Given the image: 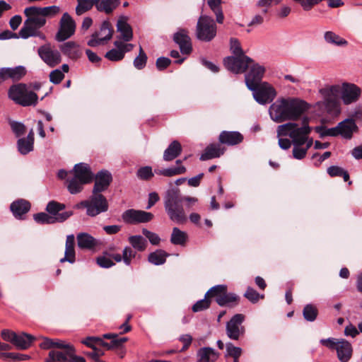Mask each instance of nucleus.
Here are the masks:
<instances>
[{"instance_id":"nucleus-1","label":"nucleus","mask_w":362,"mask_h":362,"mask_svg":"<svg viewBox=\"0 0 362 362\" xmlns=\"http://www.w3.org/2000/svg\"><path fill=\"white\" fill-rule=\"evenodd\" d=\"M308 108V104L304 100L281 98L270 105L269 112L273 121L281 123L297 120Z\"/></svg>"},{"instance_id":"nucleus-2","label":"nucleus","mask_w":362,"mask_h":362,"mask_svg":"<svg viewBox=\"0 0 362 362\" xmlns=\"http://www.w3.org/2000/svg\"><path fill=\"white\" fill-rule=\"evenodd\" d=\"M197 202V198L182 197L179 190L174 189L167 190L163 198L164 209L168 218L178 225L185 224L188 220L184 203H186V208L189 209Z\"/></svg>"},{"instance_id":"nucleus-3","label":"nucleus","mask_w":362,"mask_h":362,"mask_svg":"<svg viewBox=\"0 0 362 362\" xmlns=\"http://www.w3.org/2000/svg\"><path fill=\"white\" fill-rule=\"evenodd\" d=\"M309 119L304 117L302 126L295 122H287L279 125L277 128V136H288L293 146H302L308 140V136L311 132V127L308 124Z\"/></svg>"},{"instance_id":"nucleus-4","label":"nucleus","mask_w":362,"mask_h":362,"mask_svg":"<svg viewBox=\"0 0 362 362\" xmlns=\"http://www.w3.org/2000/svg\"><path fill=\"white\" fill-rule=\"evenodd\" d=\"M8 95L16 104L23 107L35 106L38 102L37 95L28 90V86L23 83L12 85L8 89Z\"/></svg>"},{"instance_id":"nucleus-5","label":"nucleus","mask_w":362,"mask_h":362,"mask_svg":"<svg viewBox=\"0 0 362 362\" xmlns=\"http://www.w3.org/2000/svg\"><path fill=\"white\" fill-rule=\"evenodd\" d=\"M206 296H212L216 303L221 307L233 308L239 304L240 296L235 293L228 292L225 284H218L211 287L207 292Z\"/></svg>"},{"instance_id":"nucleus-6","label":"nucleus","mask_w":362,"mask_h":362,"mask_svg":"<svg viewBox=\"0 0 362 362\" xmlns=\"http://www.w3.org/2000/svg\"><path fill=\"white\" fill-rule=\"evenodd\" d=\"M217 27L214 19L208 16H201L198 19L196 36L203 42H210L216 35Z\"/></svg>"},{"instance_id":"nucleus-7","label":"nucleus","mask_w":362,"mask_h":362,"mask_svg":"<svg viewBox=\"0 0 362 362\" xmlns=\"http://www.w3.org/2000/svg\"><path fill=\"white\" fill-rule=\"evenodd\" d=\"M320 93L323 96V105L328 113H336L339 110L338 94L339 93V86H331L327 88H321Z\"/></svg>"},{"instance_id":"nucleus-8","label":"nucleus","mask_w":362,"mask_h":362,"mask_svg":"<svg viewBox=\"0 0 362 362\" xmlns=\"http://www.w3.org/2000/svg\"><path fill=\"white\" fill-rule=\"evenodd\" d=\"M253 62V59L245 54L243 56H229L223 59L226 68L234 74L245 72L249 66Z\"/></svg>"},{"instance_id":"nucleus-9","label":"nucleus","mask_w":362,"mask_h":362,"mask_svg":"<svg viewBox=\"0 0 362 362\" xmlns=\"http://www.w3.org/2000/svg\"><path fill=\"white\" fill-rule=\"evenodd\" d=\"M76 31V23L73 18L68 13H64L59 21V28L55 35V40L57 42H64L70 38Z\"/></svg>"},{"instance_id":"nucleus-10","label":"nucleus","mask_w":362,"mask_h":362,"mask_svg":"<svg viewBox=\"0 0 362 362\" xmlns=\"http://www.w3.org/2000/svg\"><path fill=\"white\" fill-rule=\"evenodd\" d=\"M113 33L114 30L110 21L108 20L104 21L100 25V30L95 31L91 35L87 45L92 47H97L103 42L110 40Z\"/></svg>"},{"instance_id":"nucleus-11","label":"nucleus","mask_w":362,"mask_h":362,"mask_svg":"<svg viewBox=\"0 0 362 362\" xmlns=\"http://www.w3.org/2000/svg\"><path fill=\"white\" fill-rule=\"evenodd\" d=\"M250 90L253 92L255 100L261 105L271 103L276 95L275 89L267 82L255 86V89Z\"/></svg>"},{"instance_id":"nucleus-12","label":"nucleus","mask_w":362,"mask_h":362,"mask_svg":"<svg viewBox=\"0 0 362 362\" xmlns=\"http://www.w3.org/2000/svg\"><path fill=\"white\" fill-rule=\"evenodd\" d=\"M66 205L57 201L52 200L48 202L46 211L52 218L54 223H62L73 215L72 211H64Z\"/></svg>"},{"instance_id":"nucleus-13","label":"nucleus","mask_w":362,"mask_h":362,"mask_svg":"<svg viewBox=\"0 0 362 362\" xmlns=\"http://www.w3.org/2000/svg\"><path fill=\"white\" fill-rule=\"evenodd\" d=\"M245 316L243 314H235L226 323V332L228 338L238 340L245 333V328L242 326Z\"/></svg>"},{"instance_id":"nucleus-14","label":"nucleus","mask_w":362,"mask_h":362,"mask_svg":"<svg viewBox=\"0 0 362 362\" xmlns=\"http://www.w3.org/2000/svg\"><path fill=\"white\" fill-rule=\"evenodd\" d=\"M89 206L86 214L94 217L97 215L106 212L109 205L107 199L102 194H93L89 197Z\"/></svg>"},{"instance_id":"nucleus-15","label":"nucleus","mask_w":362,"mask_h":362,"mask_svg":"<svg viewBox=\"0 0 362 362\" xmlns=\"http://www.w3.org/2000/svg\"><path fill=\"white\" fill-rule=\"evenodd\" d=\"M153 217V214L151 212L135 209H127L122 215L123 221L128 224L148 223Z\"/></svg>"},{"instance_id":"nucleus-16","label":"nucleus","mask_w":362,"mask_h":362,"mask_svg":"<svg viewBox=\"0 0 362 362\" xmlns=\"http://www.w3.org/2000/svg\"><path fill=\"white\" fill-rule=\"evenodd\" d=\"M42 60L50 67H54L62 61L60 52L52 49L49 43L40 46L37 50Z\"/></svg>"},{"instance_id":"nucleus-17","label":"nucleus","mask_w":362,"mask_h":362,"mask_svg":"<svg viewBox=\"0 0 362 362\" xmlns=\"http://www.w3.org/2000/svg\"><path fill=\"white\" fill-rule=\"evenodd\" d=\"M265 68L257 63H253L249 71L245 74V83L248 89H255V86L262 84Z\"/></svg>"},{"instance_id":"nucleus-18","label":"nucleus","mask_w":362,"mask_h":362,"mask_svg":"<svg viewBox=\"0 0 362 362\" xmlns=\"http://www.w3.org/2000/svg\"><path fill=\"white\" fill-rule=\"evenodd\" d=\"M95 181L93 194H101L107 190L112 181V174L107 170H101L93 175Z\"/></svg>"},{"instance_id":"nucleus-19","label":"nucleus","mask_w":362,"mask_h":362,"mask_svg":"<svg viewBox=\"0 0 362 362\" xmlns=\"http://www.w3.org/2000/svg\"><path fill=\"white\" fill-rule=\"evenodd\" d=\"M61 350H51L46 362H70L73 345L64 341V346H58Z\"/></svg>"},{"instance_id":"nucleus-20","label":"nucleus","mask_w":362,"mask_h":362,"mask_svg":"<svg viewBox=\"0 0 362 362\" xmlns=\"http://www.w3.org/2000/svg\"><path fill=\"white\" fill-rule=\"evenodd\" d=\"M361 93L359 87L354 83L342 84L341 99L345 105H349L358 100Z\"/></svg>"},{"instance_id":"nucleus-21","label":"nucleus","mask_w":362,"mask_h":362,"mask_svg":"<svg viewBox=\"0 0 362 362\" xmlns=\"http://www.w3.org/2000/svg\"><path fill=\"white\" fill-rule=\"evenodd\" d=\"M173 40L179 45L182 54H189L192 52V42L187 30L180 29L174 34Z\"/></svg>"},{"instance_id":"nucleus-22","label":"nucleus","mask_w":362,"mask_h":362,"mask_svg":"<svg viewBox=\"0 0 362 362\" xmlns=\"http://www.w3.org/2000/svg\"><path fill=\"white\" fill-rule=\"evenodd\" d=\"M127 340V337H119L117 334L107 333L103 335L100 346L107 350L121 349Z\"/></svg>"},{"instance_id":"nucleus-23","label":"nucleus","mask_w":362,"mask_h":362,"mask_svg":"<svg viewBox=\"0 0 362 362\" xmlns=\"http://www.w3.org/2000/svg\"><path fill=\"white\" fill-rule=\"evenodd\" d=\"M77 246L81 250H93L102 244L101 241L95 238L88 233H79L76 236Z\"/></svg>"},{"instance_id":"nucleus-24","label":"nucleus","mask_w":362,"mask_h":362,"mask_svg":"<svg viewBox=\"0 0 362 362\" xmlns=\"http://www.w3.org/2000/svg\"><path fill=\"white\" fill-rule=\"evenodd\" d=\"M243 135L236 131H222L218 136V142L227 146H235L243 142Z\"/></svg>"},{"instance_id":"nucleus-25","label":"nucleus","mask_w":362,"mask_h":362,"mask_svg":"<svg viewBox=\"0 0 362 362\" xmlns=\"http://www.w3.org/2000/svg\"><path fill=\"white\" fill-rule=\"evenodd\" d=\"M74 177L82 183L88 184L93 180V174L90 166L84 163L76 164L74 168Z\"/></svg>"},{"instance_id":"nucleus-26","label":"nucleus","mask_w":362,"mask_h":362,"mask_svg":"<svg viewBox=\"0 0 362 362\" xmlns=\"http://www.w3.org/2000/svg\"><path fill=\"white\" fill-rule=\"evenodd\" d=\"M27 73L26 69L23 66H18L13 68L0 69V77L2 81L11 78L13 81L21 80Z\"/></svg>"},{"instance_id":"nucleus-27","label":"nucleus","mask_w":362,"mask_h":362,"mask_svg":"<svg viewBox=\"0 0 362 362\" xmlns=\"http://www.w3.org/2000/svg\"><path fill=\"white\" fill-rule=\"evenodd\" d=\"M226 148L221 146V144L214 143L207 146L200 156L201 160H207L219 158L225 153Z\"/></svg>"},{"instance_id":"nucleus-28","label":"nucleus","mask_w":362,"mask_h":362,"mask_svg":"<svg viewBox=\"0 0 362 362\" xmlns=\"http://www.w3.org/2000/svg\"><path fill=\"white\" fill-rule=\"evenodd\" d=\"M59 49L64 55L74 60L78 59L82 55L79 45L74 41H69L60 45Z\"/></svg>"},{"instance_id":"nucleus-29","label":"nucleus","mask_w":362,"mask_h":362,"mask_svg":"<svg viewBox=\"0 0 362 362\" xmlns=\"http://www.w3.org/2000/svg\"><path fill=\"white\" fill-rule=\"evenodd\" d=\"M338 124L339 135L346 139H351L354 132L358 130V127L353 119H345Z\"/></svg>"},{"instance_id":"nucleus-30","label":"nucleus","mask_w":362,"mask_h":362,"mask_svg":"<svg viewBox=\"0 0 362 362\" xmlns=\"http://www.w3.org/2000/svg\"><path fill=\"white\" fill-rule=\"evenodd\" d=\"M75 238L73 234L66 236L64 257L60 259V262H68L73 264L76 261Z\"/></svg>"},{"instance_id":"nucleus-31","label":"nucleus","mask_w":362,"mask_h":362,"mask_svg":"<svg viewBox=\"0 0 362 362\" xmlns=\"http://www.w3.org/2000/svg\"><path fill=\"white\" fill-rule=\"evenodd\" d=\"M219 357V353L211 347L200 348L197 353V362H216Z\"/></svg>"},{"instance_id":"nucleus-32","label":"nucleus","mask_w":362,"mask_h":362,"mask_svg":"<svg viewBox=\"0 0 362 362\" xmlns=\"http://www.w3.org/2000/svg\"><path fill=\"white\" fill-rule=\"evenodd\" d=\"M10 209L16 218L21 219L22 216L30 209V204L24 199H18L11 203Z\"/></svg>"},{"instance_id":"nucleus-33","label":"nucleus","mask_w":362,"mask_h":362,"mask_svg":"<svg viewBox=\"0 0 362 362\" xmlns=\"http://www.w3.org/2000/svg\"><path fill=\"white\" fill-rule=\"evenodd\" d=\"M336 351L341 362H348L351 358L353 351L351 344L344 339L339 340Z\"/></svg>"},{"instance_id":"nucleus-34","label":"nucleus","mask_w":362,"mask_h":362,"mask_svg":"<svg viewBox=\"0 0 362 362\" xmlns=\"http://www.w3.org/2000/svg\"><path fill=\"white\" fill-rule=\"evenodd\" d=\"M35 6L27 7L24 10V14L27 17L25 20L26 25L28 24H34L35 27L38 29H40L46 24V18H43L40 14H36L33 13L31 10L33 9Z\"/></svg>"},{"instance_id":"nucleus-35","label":"nucleus","mask_w":362,"mask_h":362,"mask_svg":"<svg viewBox=\"0 0 362 362\" xmlns=\"http://www.w3.org/2000/svg\"><path fill=\"white\" fill-rule=\"evenodd\" d=\"M35 339L36 338L32 334L25 332L16 333L13 345L19 350H26L31 346Z\"/></svg>"},{"instance_id":"nucleus-36","label":"nucleus","mask_w":362,"mask_h":362,"mask_svg":"<svg viewBox=\"0 0 362 362\" xmlns=\"http://www.w3.org/2000/svg\"><path fill=\"white\" fill-rule=\"evenodd\" d=\"M136 256V250H135L131 246H125L122 250V255L116 253L114 255V260L116 262H120L123 261L126 266H130L132 262V259Z\"/></svg>"},{"instance_id":"nucleus-37","label":"nucleus","mask_w":362,"mask_h":362,"mask_svg":"<svg viewBox=\"0 0 362 362\" xmlns=\"http://www.w3.org/2000/svg\"><path fill=\"white\" fill-rule=\"evenodd\" d=\"M182 151V148L180 143L175 140L172 141L165 150L163 153V160L165 161H171L178 157L181 154Z\"/></svg>"},{"instance_id":"nucleus-38","label":"nucleus","mask_w":362,"mask_h":362,"mask_svg":"<svg viewBox=\"0 0 362 362\" xmlns=\"http://www.w3.org/2000/svg\"><path fill=\"white\" fill-rule=\"evenodd\" d=\"M119 4L120 0H95V6L98 11L110 14Z\"/></svg>"},{"instance_id":"nucleus-39","label":"nucleus","mask_w":362,"mask_h":362,"mask_svg":"<svg viewBox=\"0 0 362 362\" xmlns=\"http://www.w3.org/2000/svg\"><path fill=\"white\" fill-rule=\"evenodd\" d=\"M116 253L110 252V251H103L101 255L96 257L97 264L104 269H109L115 265L114 262V255Z\"/></svg>"},{"instance_id":"nucleus-40","label":"nucleus","mask_w":362,"mask_h":362,"mask_svg":"<svg viewBox=\"0 0 362 362\" xmlns=\"http://www.w3.org/2000/svg\"><path fill=\"white\" fill-rule=\"evenodd\" d=\"M186 172V168L184 165H180L176 167H171L168 168H156L154 169V173L165 177H173L175 175H182Z\"/></svg>"},{"instance_id":"nucleus-41","label":"nucleus","mask_w":362,"mask_h":362,"mask_svg":"<svg viewBox=\"0 0 362 362\" xmlns=\"http://www.w3.org/2000/svg\"><path fill=\"white\" fill-rule=\"evenodd\" d=\"M117 31L121 33V38L125 42L130 41L133 37L132 27L125 21L119 19L117 23Z\"/></svg>"},{"instance_id":"nucleus-42","label":"nucleus","mask_w":362,"mask_h":362,"mask_svg":"<svg viewBox=\"0 0 362 362\" xmlns=\"http://www.w3.org/2000/svg\"><path fill=\"white\" fill-rule=\"evenodd\" d=\"M128 242L131 247L138 252H144L148 246L147 240L140 235L129 236Z\"/></svg>"},{"instance_id":"nucleus-43","label":"nucleus","mask_w":362,"mask_h":362,"mask_svg":"<svg viewBox=\"0 0 362 362\" xmlns=\"http://www.w3.org/2000/svg\"><path fill=\"white\" fill-rule=\"evenodd\" d=\"M168 255L163 250H156L148 255V261L154 265H161L165 262Z\"/></svg>"},{"instance_id":"nucleus-44","label":"nucleus","mask_w":362,"mask_h":362,"mask_svg":"<svg viewBox=\"0 0 362 362\" xmlns=\"http://www.w3.org/2000/svg\"><path fill=\"white\" fill-rule=\"evenodd\" d=\"M188 236L187 234L177 227H174L170 236V242L175 245H185Z\"/></svg>"},{"instance_id":"nucleus-45","label":"nucleus","mask_w":362,"mask_h":362,"mask_svg":"<svg viewBox=\"0 0 362 362\" xmlns=\"http://www.w3.org/2000/svg\"><path fill=\"white\" fill-rule=\"evenodd\" d=\"M31 11L36 14H40V16L45 18L46 17L54 16L59 13L60 8L57 6H50L47 7L35 6V8Z\"/></svg>"},{"instance_id":"nucleus-46","label":"nucleus","mask_w":362,"mask_h":362,"mask_svg":"<svg viewBox=\"0 0 362 362\" xmlns=\"http://www.w3.org/2000/svg\"><path fill=\"white\" fill-rule=\"evenodd\" d=\"M221 3L222 0H207V4L216 15V21L218 23H223L224 20V16L221 6Z\"/></svg>"},{"instance_id":"nucleus-47","label":"nucleus","mask_w":362,"mask_h":362,"mask_svg":"<svg viewBox=\"0 0 362 362\" xmlns=\"http://www.w3.org/2000/svg\"><path fill=\"white\" fill-rule=\"evenodd\" d=\"M324 38L326 42L337 46H345L348 44L347 41L337 35L332 31H327L324 34Z\"/></svg>"},{"instance_id":"nucleus-48","label":"nucleus","mask_w":362,"mask_h":362,"mask_svg":"<svg viewBox=\"0 0 362 362\" xmlns=\"http://www.w3.org/2000/svg\"><path fill=\"white\" fill-rule=\"evenodd\" d=\"M318 315L317 307L311 303L307 304L303 309V316L308 322H314Z\"/></svg>"},{"instance_id":"nucleus-49","label":"nucleus","mask_w":362,"mask_h":362,"mask_svg":"<svg viewBox=\"0 0 362 362\" xmlns=\"http://www.w3.org/2000/svg\"><path fill=\"white\" fill-rule=\"evenodd\" d=\"M0 358L3 360H11L13 361H24L31 358L30 355L14 353V352H0Z\"/></svg>"},{"instance_id":"nucleus-50","label":"nucleus","mask_w":362,"mask_h":362,"mask_svg":"<svg viewBox=\"0 0 362 362\" xmlns=\"http://www.w3.org/2000/svg\"><path fill=\"white\" fill-rule=\"evenodd\" d=\"M76 13L80 16L90 10L95 5V0H76Z\"/></svg>"},{"instance_id":"nucleus-51","label":"nucleus","mask_w":362,"mask_h":362,"mask_svg":"<svg viewBox=\"0 0 362 362\" xmlns=\"http://www.w3.org/2000/svg\"><path fill=\"white\" fill-rule=\"evenodd\" d=\"M39 29L34 25V24H28L26 25L25 21L23 23V27L21 28L18 35L23 39H28L37 35L35 33Z\"/></svg>"},{"instance_id":"nucleus-52","label":"nucleus","mask_w":362,"mask_h":362,"mask_svg":"<svg viewBox=\"0 0 362 362\" xmlns=\"http://www.w3.org/2000/svg\"><path fill=\"white\" fill-rule=\"evenodd\" d=\"M17 147L21 154L26 155L33 150L34 143L25 138H21L17 141Z\"/></svg>"},{"instance_id":"nucleus-53","label":"nucleus","mask_w":362,"mask_h":362,"mask_svg":"<svg viewBox=\"0 0 362 362\" xmlns=\"http://www.w3.org/2000/svg\"><path fill=\"white\" fill-rule=\"evenodd\" d=\"M147 60L148 57L146 52L144 51L141 46H139V55L134 59L133 62L134 66L138 70H141L146 66Z\"/></svg>"},{"instance_id":"nucleus-54","label":"nucleus","mask_w":362,"mask_h":362,"mask_svg":"<svg viewBox=\"0 0 362 362\" xmlns=\"http://www.w3.org/2000/svg\"><path fill=\"white\" fill-rule=\"evenodd\" d=\"M58 346H64V341L42 337V341L40 344V347L42 349H57Z\"/></svg>"},{"instance_id":"nucleus-55","label":"nucleus","mask_w":362,"mask_h":362,"mask_svg":"<svg viewBox=\"0 0 362 362\" xmlns=\"http://www.w3.org/2000/svg\"><path fill=\"white\" fill-rule=\"evenodd\" d=\"M86 183H82L78 179L74 177L68 180L67 189L71 194H76L83 190V186Z\"/></svg>"},{"instance_id":"nucleus-56","label":"nucleus","mask_w":362,"mask_h":362,"mask_svg":"<svg viewBox=\"0 0 362 362\" xmlns=\"http://www.w3.org/2000/svg\"><path fill=\"white\" fill-rule=\"evenodd\" d=\"M212 296H206V293L204 296V298L198 300L192 308V310L194 313L200 312L208 309L211 305V299Z\"/></svg>"},{"instance_id":"nucleus-57","label":"nucleus","mask_w":362,"mask_h":362,"mask_svg":"<svg viewBox=\"0 0 362 362\" xmlns=\"http://www.w3.org/2000/svg\"><path fill=\"white\" fill-rule=\"evenodd\" d=\"M33 218L35 222L40 224H53L55 223L49 214L40 212L34 214Z\"/></svg>"},{"instance_id":"nucleus-58","label":"nucleus","mask_w":362,"mask_h":362,"mask_svg":"<svg viewBox=\"0 0 362 362\" xmlns=\"http://www.w3.org/2000/svg\"><path fill=\"white\" fill-rule=\"evenodd\" d=\"M226 353L225 357H235L240 356L243 350L240 347L235 346L231 342H228L226 344Z\"/></svg>"},{"instance_id":"nucleus-59","label":"nucleus","mask_w":362,"mask_h":362,"mask_svg":"<svg viewBox=\"0 0 362 362\" xmlns=\"http://www.w3.org/2000/svg\"><path fill=\"white\" fill-rule=\"evenodd\" d=\"M230 49L234 56H243L245 53L241 47L240 42L238 39L231 37L230 40Z\"/></svg>"},{"instance_id":"nucleus-60","label":"nucleus","mask_w":362,"mask_h":362,"mask_svg":"<svg viewBox=\"0 0 362 362\" xmlns=\"http://www.w3.org/2000/svg\"><path fill=\"white\" fill-rule=\"evenodd\" d=\"M154 173L150 166H144L140 168L136 173L137 177L142 180H148L153 177Z\"/></svg>"},{"instance_id":"nucleus-61","label":"nucleus","mask_w":362,"mask_h":362,"mask_svg":"<svg viewBox=\"0 0 362 362\" xmlns=\"http://www.w3.org/2000/svg\"><path fill=\"white\" fill-rule=\"evenodd\" d=\"M105 57L111 62H119L124 59L123 52L112 49L106 52Z\"/></svg>"},{"instance_id":"nucleus-62","label":"nucleus","mask_w":362,"mask_h":362,"mask_svg":"<svg viewBox=\"0 0 362 362\" xmlns=\"http://www.w3.org/2000/svg\"><path fill=\"white\" fill-rule=\"evenodd\" d=\"M10 126L16 137H20L21 136L23 135L25 133L26 127L21 122L11 121L10 122Z\"/></svg>"},{"instance_id":"nucleus-63","label":"nucleus","mask_w":362,"mask_h":362,"mask_svg":"<svg viewBox=\"0 0 362 362\" xmlns=\"http://www.w3.org/2000/svg\"><path fill=\"white\" fill-rule=\"evenodd\" d=\"M244 296L252 303H256L260 298H264V296L260 294L252 287H247Z\"/></svg>"},{"instance_id":"nucleus-64","label":"nucleus","mask_w":362,"mask_h":362,"mask_svg":"<svg viewBox=\"0 0 362 362\" xmlns=\"http://www.w3.org/2000/svg\"><path fill=\"white\" fill-rule=\"evenodd\" d=\"M142 234L148 239L153 245H158L160 242V238L158 234L151 232L146 228L142 229Z\"/></svg>"}]
</instances>
